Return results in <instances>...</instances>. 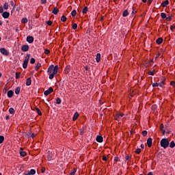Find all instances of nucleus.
Instances as JSON below:
<instances>
[{
	"mask_svg": "<svg viewBox=\"0 0 175 175\" xmlns=\"http://www.w3.org/2000/svg\"><path fill=\"white\" fill-rule=\"evenodd\" d=\"M170 144V142H169V140L167 138H163L160 142V145L163 148H167L169 147V145Z\"/></svg>",
	"mask_w": 175,
	"mask_h": 175,
	"instance_id": "obj_1",
	"label": "nucleus"
},
{
	"mask_svg": "<svg viewBox=\"0 0 175 175\" xmlns=\"http://www.w3.org/2000/svg\"><path fill=\"white\" fill-rule=\"evenodd\" d=\"M29 58H31V54H27L25 57V60L23 61V69H27L28 66V62H29Z\"/></svg>",
	"mask_w": 175,
	"mask_h": 175,
	"instance_id": "obj_2",
	"label": "nucleus"
},
{
	"mask_svg": "<svg viewBox=\"0 0 175 175\" xmlns=\"http://www.w3.org/2000/svg\"><path fill=\"white\" fill-rule=\"evenodd\" d=\"M58 66L56 65L54 66V65L51 64V66H49V67L48 68V70L47 72L48 73H53V72H54V70H56V72H58Z\"/></svg>",
	"mask_w": 175,
	"mask_h": 175,
	"instance_id": "obj_3",
	"label": "nucleus"
},
{
	"mask_svg": "<svg viewBox=\"0 0 175 175\" xmlns=\"http://www.w3.org/2000/svg\"><path fill=\"white\" fill-rule=\"evenodd\" d=\"M47 157L48 161H52V159H54V154H53V152L49 150L47 152Z\"/></svg>",
	"mask_w": 175,
	"mask_h": 175,
	"instance_id": "obj_4",
	"label": "nucleus"
},
{
	"mask_svg": "<svg viewBox=\"0 0 175 175\" xmlns=\"http://www.w3.org/2000/svg\"><path fill=\"white\" fill-rule=\"evenodd\" d=\"M0 52L1 53V54H3V55H5V57H8V55H9V51H8V50L5 48H1Z\"/></svg>",
	"mask_w": 175,
	"mask_h": 175,
	"instance_id": "obj_5",
	"label": "nucleus"
},
{
	"mask_svg": "<svg viewBox=\"0 0 175 175\" xmlns=\"http://www.w3.org/2000/svg\"><path fill=\"white\" fill-rule=\"evenodd\" d=\"M53 91H54V89L50 87L48 90H46L44 92V95H45V96H47V95H50V94H51V92H53Z\"/></svg>",
	"mask_w": 175,
	"mask_h": 175,
	"instance_id": "obj_6",
	"label": "nucleus"
},
{
	"mask_svg": "<svg viewBox=\"0 0 175 175\" xmlns=\"http://www.w3.org/2000/svg\"><path fill=\"white\" fill-rule=\"evenodd\" d=\"M57 73H58V72H57V70H55V69L54 70V71L53 72L50 73V75H49L50 80H53V79H54V76L55 75H57Z\"/></svg>",
	"mask_w": 175,
	"mask_h": 175,
	"instance_id": "obj_7",
	"label": "nucleus"
},
{
	"mask_svg": "<svg viewBox=\"0 0 175 175\" xmlns=\"http://www.w3.org/2000/svg\"><path fill=\"white\" fill-rule=\"evenodd\" d=\"M33 40H34L33 37H32L31 36H27V38H26V41L28 43H33Z\"/></svg>",
	"mask_w": 175,
	"mask_h": 175,
	"instance_id": "obj_8",
	"label": "nucleus"
},
{
	"mask_svg": "<svg viewBox=\"0 0 175 175\" xmlns=\"http://www.w3.org/2000/svg\"><path fill=\"white\" fill-rule=\"evenodd\" d=\"M10 16V13L9 12H4L2 14V17H3L4 18H9Z\"/></svg>",
	"mask_w": 175,
	"mask_h": 175,
	"instance_id": "obj_9",
	"label": "nucleus"
},
{
	"mask_svg": "<svg viewBox=\"0 0 175 175\" xmlns=\"http://www.w3.org/2000/svg\"><path fill=\"white\" fill-rule=\"evenodd\" d=\"M96 140L98 142V143H103V137H102V135H97Z\"/></svg>",
	"mask_w": 175,
	"mask_h": 175,
	"instance_id": "obj_10",
	"label": "nucleus"
},
{
	"mask_svg": "<svg viewBox=\"0 0 175 175\" xmlns=\"http://www.w3.org/2000/svg\"><path fill=\"white\" fill-rule=\"evenodd\" d=\"M21 50L24 52L28 51L29 50V45H23L21 47Z\"/></svg>",
	"mask_w": 175,
	"mask_h": 175,
	"instance_id": "obj_11",
	"label": "nucleus"
},
{
	"mask_svg": "<svg viewBox=\"0 0 175 175\" xmlns=\"http://www.w3.org/2000/svg\"><path fill=\"white\" fill-rule=\"evenodd\" d=\"M148 147L150 148L152 146V138L149 137L147 139Z\"/></svg>",
	"mask_w": 175,
	"mask_h": 175,
	"instance_id": "obj_12",
	"label": "nucleus"
},
{
	"mask_svg": "<svg viewBox=\"0 0 175 175\" xmlns=\"http://www.w3.org/2000/svg\"><path fill=\"white\" fill-rule=\"evenodd\" d=\"M13 95H14V92H13V90H10L8 92V98H12Z\"/></svg>",
	"mask_w": 175,
	"mask_h": 175,
	"instance_id": "obj_13",
	"label": "nucleus"
},
{
	"mask_svg": "<svg viewBox=\"0 0 175 175\" xmlns=\"http://www.w3.org/2000/svg\"><path fill=\"white\" fill-rule=\"evenodd\" d=\"M80 116V114H79L78 112H76L73 117H72V121H76V120H77V118H79V116Z\"/></svg>",
	"mask_w": 175,
	"mask_h": 175,
	"instance_id": "obj_14",
	"label": "nucleus"
},
{
	"mask_svg": "<svg viewBox=\"0 0 175 175\" xmlns=\"http://www.w3.org/2000/svg\"><path fill=\"white\" fill-rule=\"evenodd\" d=\"M168 5H169V0H165L161 3V5L163 6V8H166V6H167Z\"/></svg>",
	"mask_w": 175,
	"mask_h": 175,
	"instance_id": "obj_15",
	"label": "nucleus"
},
{
	"mask_svg": "<svg viewBox=\"0 0 175 175\" xmlns=\"http://www.w3.org/2000/svg\"><path fill=\"white\" fill-rule=\"evenodd\" d=\"M31 84H32V81L31 80V77H29L26 81V85L29 87V85H31Z\"/></svg>",
	"mask_w": 175,
	"mask_h": 175,
	"instance_id": "obj_16",
	"label": "nucleus"
},
{
	"mask_svg": "<svg viewBox=\"0 0 175 175\" xmlns=\"http://www.w3.org/2000/svg\"><path fill=\"white\" fill-rule=\"evenodd\" d=\"M162 42H163V38H159L156 40V43H157L158 44H161Z\"/></svg>",
	"mask_w": 175,
	"mask_h": 175,
	"instance_id": "obj_17",
	"label": "nucleus"
},
{
	"mask_svg": "<svg viewBox=\"0 0 175 175\" xmlns=\"http://www.w3.org/2000/svg\"><path fill=\"white\" fill-rule=\"evenodd\" d=\"M129 15V12H128V10H125L122 14L123 17H127V16Z\"/></svg>",
	"mask_w": 175,
	"mask_h": 175,
	"instance_id": "obj_18",
	"label": "nucleus"
},
{
	"mask_svg": "<svg viewBox=\"0 0 175 175\" xmlns=\"http://www.w3.org/2000/svg\"><path fill=\"white\" fill-rule=\"evenodd\" d=\"M96 62H100V53L96 54Z\"/></svg>",
	"mask_w": 175,
	"mask_h": 175,
	"instance_id": "obj_19",
	"label": "nucleus"
},
{
	"mask_svg": "<svg viewBox=\"0 0 175 175\" xmlns=\"http://www.w3.org/2000/svg\"><path fill=\"white\" fill-rule=\"evenodd\" d=\"M58 12H59V10H58L57 8H54L53 10L52 11V13L55 15H57L58 14Z\"/></svg>",
	"mask_w": 175,
	"mask_h": 175,
	"instance_id": "obj_20",
	"label": "nucleus"
},
{
	"mask_svg": "<svg viewBox=\"0 0 175 175\" xmlns=\"http://www.w3.org/2000/svg\"><path fill=\"white\" fill-rule=\"evenodd\" d=\"M3 9H4V10H8V9H9V3H5Z\"/></svg>",
	"mask_w": 175,
	"mask_h": 175,
	"instance_id": "obj_21",
	"label": "nucleus"
},
{
	"mask_svg": "<svg viewBox=\"0 0 175 175\" xmlns=\"http://www.w3.org/2000/svg\"><path fill=\"white\" fill-rule=\"evenodd\" d=\"M21 90V88L20 87H17L15 89V94L16 95H18V94H20V91Z\"/></svg>",
	"mask_w": 175,
	"mask_h": 175,
	"instance_id": "obj_22",
	"label": "nucleus"
},
{
	"mask_svg": "<svg viewBox=\"0 0 175 175\" xmlns=\"http://www.w3.org/2000/svg\"><path fill=\"white\" fill-rule=\"evenodd\" d=\"M8 111L10 114H14V113H16V111H14V108L13 107L10 108Z\"/></svg>",
	"mask_w": 175,
	"mask_h": 175,
	"instance_id": "obj_23",
	"label": "nucleus"
},
{
	"mask_svg": "<svg viewBox=\"0 0 175 175\" xmlns=\"http://www.w3.org/2000/svg\"><path fill=\"white\" fill-rule=\"evenodd\" d=\"M42 66V64L40 63H37L36 67H35V70L38 71L39 70V68Z\"/></svg>",
	"mask_w": 175,
	"mask_h": 175,
	"instance_id": "obj_24",
	"label": "nucleus"
},
{
	"mask_svg": "<svg viewBox=\"0 0 175 175\" xmlns=\"http://www.w3.org/2000/svg\"><path fill=\"white\" fill-rule=\"evenodd\" d=\"M70 72V66H67L65 68V73L68 74Z\"/></svg>",
	"mask_w": 175,
	"mask_h": 175,
	"instance_id": "obj_25",
	"label": "nucleus"
},
{
	"mask_svg": "<svg viewBox=\"0 0 175 175\" xmlns=\"http://www.w3.org/2000/svg\"><path fill=\"white\" fill-rule=\"evenodd\" d=\"M88 12V7H84L82 10L83 14H85Z\"/></svg>",
	"mask_w": 175,
	"mask_h": 175,
	"instance_id": "obj_26",
	"label": "nucleus"
},
{
	"mask_svg": "<svg viewBox=\"0 0 175 175\" xmlns=\"http://www.w3.org/2000/svg\"><path fill=\"white\" fill-rule=\"evenodd\" d=\"M84 131H85V127L83 126L81 129H79V133L81 136L84 135Z\"/></svg>",
	"mask_w": 175,
	"mask_h": 175,
	"instance_id": "obj_27",
	"label": "nucleus"
},
{
	"mask_svg": "<svg viewBox=\"0 0 175 175\" xmlns=\"http://www.w3.org/2000/svg\"><path fill=\"white\" fill-rule=\"evenodd\" d=\"M5 141V137L3 135H0V144H2Z\"/></svg>",
	"mask_w": 175,
	"mask_h": 175,
	"instance_id": "obj_28",
	"label": "nucleus"
},
{
	"mask_svg": "<svg viewBox=\"0 0 175 175\" xmlns=\"http://www.w3.org/2000/svg\"><path fill=\"white\" fill-rule=\"evenodd\" d=\"M170 148H174L175 147V143H174V141H172L170 144Z\"/></svg>",
	"mask_w": 175,
	"mask_h": 175,
	"instance_id": "obj_29",
	"label": "nucleus"
},
{
	"mask_svg": "<svg viewBox=\"0 0 175 175\" xmlns=\"http://www.w3.org/2000/svg\"><path fill=\"white\" fill-rule=\"evenodd\" d=\"M20 155L21 157H26L27 156V152H25V151H20Z\"/></svg>",
	"mask_w": 175,
	"mask_h": 175,
	"instance_id": "obj_30",
	"label": "nucleus"
},
{
	"mask_svg": "<svg viewBox=\"0 0 175 175\" xmlns=\"http://www.w3.org/2000/svg\"><path fill=\"white\" fill-rule=\"evenodd\" d=\"M21 23L23 24H27V23H28V19L27 18H23L22 20H21Z\"/></svg>",
	"mask_w": 175,
	"mask_h": 175,
	"instance_id": "obj_31",
	"label": "nucleus"
},
{
	"mask_svg": "<svg viewBox=\"0 0 175 175\" xmlns=\"http://www.w3.org/2000/svg\"><path fill=\"white\" fill-rule=\"evenodd\" d=\"M163 128H164V126H163V124H161V125H160V130L161 131H162V132H163V135H165V130H163Z\"/></svg>",
	"mask_w": 175,
	"mask_h": 175,
	"instance_id": "obj_32",
	"label": "nucleus"
},
{
	"mask_svg": "<svg viewBox=\"0 0 175 175\" xmlns=\"http://www.w3.org/2000/svg\"><path fill=\"white\" fill-rule=\"evenodd\" d=\"M164 84H165V80H162V81L159 83V86L162 88V87H163Z\"/></svg>",
	"mask_w": 175,
	"mask_h": 175,
	"instance_id": "obj_33",
	"label": "nucleus"
},
{
	"mask_svg": "<svg viewBox=\"0 0 175 175\" xmlns=\"http://www.w3.org/2000/svg\"><path fill=\"white\" fill-rule=\"evenodd\" d=\"M11 6H12L13 9L15 10L16 9V3H14V2H13V1H11L10 2Z\"/></svg>",
	"mask_w": 175,
	"mask_h": 175,
	"instance_id": "obj_34",
	"label": "nucleus"
},
{
	"mask_svg": "<svg viewBox=\"0 0 175 175\" xmlns=\"http://www.w3.org/2000/svg\"><path fill=\"white\" fill-rule=\"evenodd\" d=\"M61 102H62L61 98H56V105H61Z\"/></svg>",
	"mask_w": 175,
	"mask_h": 175,
	"instance_id": "obj_35",
	"label": "nucleus"
},
{
	"mask_svg": "<svg viewBox=\"0 0 175 175\" xmlns=\"http://www.w3.org/2000/svg\"><path fill=\"white\" fill-rule=\"evenodd\" d=\"M36 110L38 116H42V111H40V109H39V108L36 107Z\"/></svg>",
	"mask_w": 175,
	"mask_h": 175,
	"instance_id": "obj_36",
	"label": "nucleus"
},
{
	"mask_svg": "<svg viewBox=\"0 0 175 175\" xmlns=\"http://www.w3.org/2000/svg\"><path fill=\"white\" fill-rule=\"evenodd\" d=\"M76 14H77L76 10H72L71 12V16H72V17H76Z\"/></svg>",
	"mask_w": 175,
	"mask_h": 175,
	"instance_id": "obj_37",
	"label": "nucleus"
},
{
	"mask_svg": "<svg viewBox=\"0 0 175 175\" xmlns=\"http://www.w3.org/2000/svg\"><path fill=\"white\" fill-rule=\"evenodd\" d=\"M148 75H149L150 76H154V75H155V70H153L152 71H150Z\"/></svg>",
	"mask_w": 175,
	"mask_h": 175,
	"instance_id": "obj_38",
	"label": "nucleus"
},
{
	"mask_svg": "<svg viewBox=\"0 0 175 175\" xmlns=\"http://www.w3.org/2000/svg\"><path fill=\"white\" fill-rule=\"evenodd\" d=\"M29 172L30 173L31 175H33L36 173V171L35 170L32 169L30 171H29Z\"/></svg>",
	"mask_w": 175,
	"mask_h": 175,
	"instance_id": "obj_39",
	"label": "nucleus"
},
{
	"mask_svg": "<svg viewBox=\"0 0 175 175\" xmlns=\"http://www.w3.org/2000/svg\"><path fill=\"white\" fill-rule=\"evenodd\" d=\"M165 18L167 21H172V15H167Z\"/></svg>",
	"mask_w": 175,
	"mask_h": 175,
	"instance_id": "obj_40",
	"label": "nucleus"
},
{
	"mask_svg": "<svg viewBox=\"0 0 175 175\" xmlns=\"http://www.w3.org/2000/svg\"><path fill=\"white\" fill-rule=\"evenodd\" d=\"M61 21H62L63 23H65V21H66V16H62L61 17Z\"/></svg>",
	"mask_w": 175,
	"mask_h": 175,
	"instance_id": "obj_41",
	"label": "nucleus"
},
{
	"mask_svg": "<svg viewBox=\"0 0 175 175\" xmlns=\"http://www.w3.org/2000/svg\"><path fill=\"white\" fill-rule=\"evenodd\" d=\"M76 172H77V170L76 168L73 169V172L70 173V175H75L76 174Z\"/></svg>",
	"mask_w": 175,
	"mask_h": 175,
	"instance_id": "obj_42",
	"label": "nucleus"
},
{
	"mask_svg": "<svg viewBox=\"0 0 175 175\" xmlns=\"http://www.w3.org/2000/svg\"><path fill=\"white\" fill-rule=\"evenodd\" d=\"M35 62H36V59H35L33 57L31 58L30 64H35Z\"/></svg>",
	"mask_w": 175,
	"mask_h": 175,
	"instance_id": "obj_43",
	"label": "nucleus"
},
{
	"mask_svg": "<svg viewBox=\"0 0 175 175\" xmlns=\"http://www.w3.org/2000/svg\"><path fill=\"white\" fill-rule=\"evenodd\" d=\"M161 18H166V14L163 12L161 14Z\"/></svg>",
	"mask_w": 175,
	"mask_h": 175,
	"instance_id": "obj_44",
	"label": "nucleus"
},
{
	"mask_svg": "<svg viewBox=\"0 0 175 175\" xmlns=\"http://www.w3.org/2000/svg\"><path fill=\"white\" fill-rule=\"evenodd\" d=\"M21 74L20 72H16V79H20Z\"/></svg>",
	"mask_w": 175,
	"mask_h": 175,
	"instance_id": "obj_45",
	"label": "nucleus"
},
{
	"mask_svg": "<svg viewBox=\"0 0 175 175\" xmlns=\"http://www.w3.org/2000/svg\"><path fill=\"white\" fill-rule=\"evenodd\" d=\"M136 154H140L142 152V149L140 148H137L135 150Z\"/></svg>",
	"mask_w": 175,
	"mask_h": 175,
	"instance_id": "obj_46",
	"label": "nucleus"
},
{
	"mask_svg": "<svg viewBox=\"0 0 175 175\" xmlns=\"http://www.w3.org/2000/svg\"><path fill=\"white\" fill-rule=\"evenodd\" d=\"M152 87L155 88V87H159V83H154L152 84Z\"/></svg>",
	"mask_w": 175,
	"mask_h": 175,
	"instance_id": "obj_47",
	"label": "nucleus"
},
{
	"mask_svg": "<svg viewBox=\"0 0 175 175\" xmlns=\"http://www.w3.org/2000/svg\"><path fill=\"white\" fill-rule=\"evenodd\" d=\"M72 29H77V23H74L72 25Z\"/></svg>",
	"mask_w": 175,
	"mask_h": 175,
	"instance_id": "obj_48",
	"label": "nucleus"
},
{
	"mask_svg": "<svg viewBox=\"0 0 175 175\" xmlns=\"http://www.w3.org/2000/svg\"><path fill=\"white\" fill-rule=\"evenodd\" d=\"M46 24H47V25L51 26V25H53V21H48L46 22Z\"/></svg>",
	"mask_w": 175,
	"mask_h": 175,
	"instance_id": "obj_49",
	"label": "nucleus"
},
{
	"mask_svg": "<svg viewBox=\"0 0 175 175\" xmlns=\"http://www.w3.org/2000/svg\"><path fill=\"white\" fill-rule=\"evenodd\" d=\"M114 161H115V162H120V158L116 156L114 158Z\"/></svg>",
	"mask_w": 175,
	"mask_h": 175,
	"instance_id": "obj_50",
	"label": "nucleus"
},
{
	"mask_svg": "<svg viewBox=\"0 0 175 175\" xmlns=\"http://www.w3.org/2000/svg\"><path fill=\"white\" fill-rule=\"evenodd\" d=\"M40 2L42 5H44L45 3H47V0H40Z\"/></svg>",
	"mask_w": 175,
	"mask_h": 175,
	"instance_id": "obj_51",
	"label": "nucleus"
},
{
	"mask_svg": "<svg viewBox=\"0 0 175 175\" xmlns=\"http://www.w3.org/2000/svg\"><path fill=\"white\" fill-rule=\"evenodd\" d=\"M142 135L144 136V137L147 136V131H142Z\"/></svg>",
	"mask_w": 175,
	"mask_h": 175,
	"instance_id": "obj_52",
	"label": "nucleus"
},
{
	"mask_svg": "<svg viewBox=\"0 0 175 175\" xmlns=\"http://www.w3.org/2000/svg\"><path fill=\"white\" fill-rule=\"evenodd\" d=\"M44 54H46V55L50 54V50H49V49H45V50H44Z\"/></svg>",
	"mask_w": 175,
	"mask_h": 175,
	"instance_id": "obj_53",
	"label": "nucleus"
},
{
	"mask_svg": "<svg viewBox=\"0 0 175 175\" xmlns=\"http://www.w3.org/2000/svg\"><path fill=\"white\" fill-rule=\"evenodd\" d=\"M170 85H172V87H174V85H175V81H171Z\"/></svg>",
	"mask_w": 175,
	"mask_h": 175,
	"instance_id": "obj_54",
	"label": "nucleus"
},
{
	"mask_svg": "<svg viewBox=\"0 0 175 175\" xmlns=\"http://www.w3.org/2000/svg\"><path fill=\"white\" fill-rule=\"evenodd\" d=\"M103 161H107V157L106 156H103Z\"/></svg>",
	"mask_w": 175,
	"mask_h": 175,
	"instance_id": "obj_55",
	"label": "nucleus"
},
{
	"mask_svg": "<svg viewBox=\"0 0 175 175\" xmlns=\"http://www.w3.org/2000/svg\"><path fill=\"white\" fill-rule=\"evenodd\" d=\"M130 158H131V157H129V155H127V156H126L125 159H126V161H129Z\"/></svg>",
	"mask_w": 175,
	"mask_h": 175,
	"instance_id": "obj_56",
	"label": "nucleus"
},
{
	"mask_svg": "<svg viewBox=\"0 0 175 175\" xmlns=\"http://www.w3.org/2000/svg\"><path fill=\"white\" fill-rule=\"evenodd\" d=\"M117 116H118V117H124V114H122V113H118V114L117 115Z\"/></svg>",
	"mask_w": 175,
	"mask_h": 175,
	"instance_id": "obj_57",
	"label": "nucleus"
},
{
	"mask_svg": "<svg viewBox=\"0 0 175 175\" xmlns=\"http://www.w3.org/2000/svg\"><path fill=\"white\" fill-rule=\"evenodd\" d=\"M41 172L42 173H44V172H46V168L44 167L42 168Z\"/></svg>",
	"mask_w": 175,
	"mask_h": 175,
	"instance_id": "obj_58",
	"label": "nucleus"
},
{
	"mask_svg": "<svg viewBox=\"0 0 175 175\" xmlns=\"http://www.w3.org/2000/svg\"><path fill=\"white\" fill-rule=\"evenodd\" d=\"M36 136V135L35 133H32L31 135V137H32V139H33V137H35Z\"/></svg>",
	"mask_w": 175,
	"mask_h": 175,
	"instance_id": "obj_59",
	"label": "nucleus"
},
{
	"mask_svg": "<svg viewBox=\"0 0 175 175\" xmlns=\"http://www.w3.org/2000/svg\"><path fill=\"white\" fill-rule=\"evenodd\" d=\"M24 174L25 175H31L29 171L26 172Z\"/></svg>",
	"mask_w": 175,
	"mask_h": 175,
	"instance_id": "obj_60",
	"label": "nucleus"
},
{
	"mask_svg": "<svg viewBox=\"0 0 175 175\" xmlns=\"http://www.w3.org/2000/svg\"><path fill=\"white\" fill-rule=\"evenodd\" d=\"M153 0H148V5H151V3L152 2Z\"/></svg>",
	"mask_w": 175,
	"mask_h": 175,
	"instance_id": "obj_61",
	"label": "nucleus"
},
{
	"mask_svg": "<svg viewBox=\"0 0 175 175\" xmlns=\"http://www.w3.org/2000/svg\"><path fill=\"white\" fill-rule=\"evenodd\" d=\"M170 29H171V31H173V29H174V26L171 25L170 26Z\"/></svg>",
	"mask_w": 175,
	"mask_h": 175,
	"instance_id": "obj_62",
	"label": "nucleus"
},
{
	"mask_svg": "<svg viewBox=\"0 0 175 175\" xmlns=\"http://www.w3.org/2000/svg\"><path fill=\"white\" fill-rule=\"evenodd\" d=\"M10 118V116H7L5 117V120H9Z\"/></svg>",
	"mask_w": 175,
	"mask_h": 175,
	"instance_id": "obj_63",
	"label": "nucleus"
},
{
	"mask_svg": "<svg viewBox=\"0 0 175 175\" xmlns=\"http://www.w3.org/2000/svg\"><path fill=\"white\" fill-rule=\"evenodd\" d=\"M147 175H154V174H152V172H148Z\"/></svg>",
	"mask_w": 175,
	"mask_h": 175,
	"instance_id": "obj_64",
	"label": "nucleus"
}]
</instances>
